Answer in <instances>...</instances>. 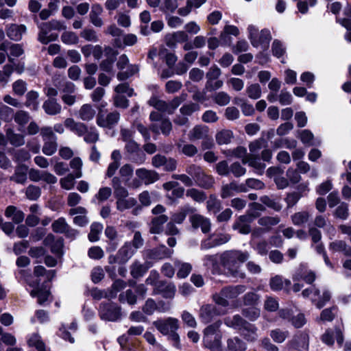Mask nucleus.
<instances>
[{"mask_svg": "<svg viewBox=\"0 0 351 351\" xmlns=\"http://www.w3.org/2000/svg\"><path fill=\"white\" fill-rule=\"evenodd\" d=\"M136 204L137 201L134 197H123L116 201V208L121 212L130 209Z\"/></svg>", "mask_w": 351, "mask_h": 351, "instance_id": "obj_45", "label": "nucleus"}, {"mask_svg": "<svg viewBox=\"0 0 351 351\" xmlns=\"http://www.w3.org/2000/svg\"><path fill=\"white\" fill-rule=\"evenodd\" d=\"M228 351H245L246 350L245 343L239 337H232L227 340Z\"/></svg>", "mask_w": 351, "mask_h": 351, "instance_id": "obj_46", "label": "nucleus"}, {"mask_svg": "<svg viewBox=\"0 0 351 351\" xmlns=\"http://www.w3.org/2000/svg\"><path fill=\"white\" fill-rule=\"evenodd\" d=\"M43 152L47 156H52L55 154L58 149L57 139H48L43 141Z\"/></svg>", "mask_w": 351, "mask_h": 351, "instance_id": "obj_58", "label": "nucleus"}, {"mask_svg": "<svg viewBox=\"0 0 351 351\" xmlns=\"http://www.w3.org/2000/svg\"><path fill=\"white\" fill-rule=\"evenodd\" d=\"M27 343L30 347H34L38 351H46L45 345L38 334L32 335Z\"/></svg>", "mask_w": 351, "mask_h": 351, "instance_id": "obj_56", "label": "nucleus"}, {"mask_svg": "<svg viewBox=\"0 0 351 351\" xmlns=\"http://www.w3.org/2000/svg\"><path fill=\"white\" fill-rule=\"evenodd\" d=\"M117 252L120 264H125L134 256L136 251L130 242H125Z\"/></svg>", "mask_w": 351, "mask_h": 351, "instance_id": "obj_27", "label": "nucleus"}, {"mask_svg": "<svg viewBox=\"0 0 351 351\" xmlns=\"http://www.w3.org/2000/svg\"><path fill=\"white\" fill-rule=\"evenodd\" d=\"M336 313V307L325 308L321 312L320 316L317 318V322H332L334 319Z\"/></svg>", "mask_w": 351, "mask_h": 351, "instance_id": "obj_57", "label": "nucleus"}, {"mask_svg": "<svg viewBox=\"0 0 351 351\" xmlns=\"http://www.w3.org/2000/svg\"><path fill=\"white\" fill-rule=\"evenodd\" d=\"M248 38H250L253 47H261L263 49H267L268 44L271 39L270 31L267 29H263L260 32L257 27L253 25H250L247 27Z\"/></svg>", "mask_w": 351, "mask_h": 351, "instance_id": "obj_6", "label": "nucleus"}, {"mask_svg": "<svg viewBox=\"0 0 351 351\" xmlns=\"http://www.w3.org/2000/svg\"><path fill=\"white\" fill-rule=\"evenodd\" d=\"M45 112L49 115H56L60 113L62 106L58 103L56 99L49 98L43 105Z\"/></svg>", "mask_w": 351, "mask_h": 351, "instance_id": "obj_32", "label": "nucleus"}, {"mask_svg": "<svg viewBox=\"0 0 351 351\" xmlns=\"http://www.w3.org/2000/svg\"><path fill=\"white\" fill-rule=\"evenodd\" d=\"M98 314L101 320L116 322L122 319L121 307L112 302H101L98 308Z\"/></svg>", "mask_w": 351, "mask_h": 351, "instance_id": "obj_5", "label": "nucleus"}, {"mask_svg": "<svg viewBox=\"0 0 351 351\" xmlns=\"http://www.w3.org/2000/svg\"><path fill=\"white\" fill-rule=\"evenodd\" d=\"M112 186L114 190V195L117 200L128 197L129 193L128 189L122 185L120 177L114 176L112 179Z\"/></svg>", "mask_w": 351, "mask_h": 351, "instance_id": "obj_28", "label": "nucleus"}, {"mask_svg": "<svg viewBox=\"0 0 351 351\" xmlns=\"http://www.w3.org/2000/svg\"><path fill=\"white\" fill-rule=\"evenodd\" d=\"M216 141L219 145H226L230 143L233 133L229 130H223L216 134Z\"/></svg>", "mask_w": 351, "mask_h": 351, "instance_id": "obj_55", "label": "nucleus"}, {"mask_svg": "<svg viewBox=\"0 0 351 351\" xmlns=\"http://www.w3.org/2000/svg\"><path fill=\"white\" fill-rule=\"evenodd\" d=\"M64 23L60 21L51 20L49 22L43 23L40 25V32L38 34V40L43 44H47L49 42L54 41L58 38V34L50 33L52 30L65 29Z\"/></svg>", "mask_w": 351, "mask_h": 351, "instance_id": "obj_3", "label": "nucleus"}, {"mask_svg": "<svg viewBox=\"0 0 351 351\" xmlns=\"http://www.w3.org/2000/svg\"><path fill=\"white\" fill-rule=\"evenodd\" d=\"M119 119V112L114 110L106 115L99 112L97 117L96 122L97 125L101 128L112 129L118 123Z\"/></svg>", "mask_w": 351, "mask_h": 351, "instance_id": "obj_11", "label": "nucleus"}, {"mask_svg": "<svg viewBox=\"0 0 351 351\" xmlns=\"http://www.w3.org/2000/svg\"><path fill=\"white\" fill-rule=\"evenodd\" d=\"M149 119L156 122L150 126L153 132L158 134L160 131L162 134L168 136L172 130V123L168 118H163L161 113L153 111L150 113Z\"/></svg>", "mask_w": 351, "mask_h": 351, "instance_id": "obj_8", "label": "nucleus"}, {"mask_svg": "<svg viewBox=\"0 0 351 351\" xmlns=\"http://www.w3.org/2000/svg\"><path fill=\"white\" fill-rule=\"evenodd\" d=\"M224 324L230 328H232L235 330L241 331L248 325L250 323L246 322L239 315H234L232 317H227L224 319Z\"/></svg>", "mask_w": 351, "mask_h": 351, "instance_id": "obj_23", "label": "nucleus"}, {"mask_svg": "<svg viewBox=\"0 0 351 351\" xmlns=\"http://www.w3.org/2000/svg\"><path fill=\"white\" fill-rule=\"evenodd\" d=\"M206 207L209 212H212L214 214H216L220 210L221 208V202L216 197L215 195H210L206 202Z\"/></svg>", "mask_w": 351, "mask_h": 351, "instance_id": "obj_61", "label": "nucleus"}, {"mask_svg": "<svg viewBox=\"0 0 351 351\" xmlns=\"http://www.w3.org/2000/svg\"><path fill=\"white\" fill-rule=\"evenodd\" d=\"M221 321H217L208 326L204 330L203 345L210 351H223L221 339L222 333L220 330Z\"/></svg>", "mask_w": 351, "mask_h": 351, "instance_id": "obj_2", "label": "nucleus"}, {"mask_svg": "<svg viewBox=\"0 0 351 351\" xmlns=\"http://www.w3.org/2000/svg\"><path fill=\"white\" fill-rule=\"evenodd\" d=\"M301 141L308 146L319 145L320 141L314 139L313 133L308 130H303L299 134Z\"/></svg>", "mask_w": 351, "mask_h": 351, "instance_id": "obj_51", "label": "nucleus"}, {"mask_svg": "<svg viewBox=\"0 0 351 351\" xmlns=\"http://www.w3.org/2000/svg\"><path fill=\"white\" fill-rule=\"evenodd\" d=\"M51 228L53 232L62 234L66 232L69 226L64 217H60L53 222Z\"/></svg>", "mask_w": 351, "mask_h": 351, "instance_id": "obj_60", "label": "nucleus"}, {"mask_svg": "<svg viewBox=\"0 0 351 351\" xmlns=\"http://www.w3.org/2000/svg\"><path fill=\"white\" fill-rule=\"evenodd\" d=\"M149 266L147 264H141L138 261H135L131 265V275L135 278H139L147 271Z\"/></svg>", "mask_w": 351, "mask_h": 351, "instance_id": "obj_52", "label": "nucleus"}, {"mask_svg": "<svg viewBox=\"0 0 351 351\" xmlns=\"http://www.w3.org/2000/svg\"><path fill=\"white\" fill-rule=\"evenodd\" d=\"M153 325L163 335H167L171 332L177 331L179 328L178 319L169 317L163 319H158L153 322Z\"/></svg>", "mask_w": 351, "mask_h": 351, "instance_id": "obj_9", "label": "nucleus"}, {"mask_svg": "<svg viewBox=\"0 0 351 351\" xmlns=\"http://www.w3.org/2000/svg\"><path fill=\"white\" fill-rule=\"evenodd\" d=\"M5 215L7 217L11 218L16 223L23 221L25 217L24 213L14 206H8Z\"/></svg>", "mask_w": 351, "mask_h": 351, "instance_id": "obj_40", "label": "nucleus"}, {"mask_svg": "<svg viewBox=\"0 0 351 351\" xmlns=\"http://www.w3.org/2000/svg\"><path fill=\"white\" fill-rule=\"evenodd\" d=\"M256 217H258L257 214L247 213L246 215L240 216L233 224L232 228L241 234H247L251 231L250 223Z\"/></svg>", "mask_w": 351, "mask_h": 351, "instance_id": "obj_10", "label": "nucleus"}, {"mask_svg": "<svg viewBox=\"0 0 351 351\" xmlns=\"http://www.w3.org/2000/svg\"><path fill=\"white\" fill-rule=\"evenodd\" d=\"M87 213V210L82 206L71 208L69 211V215H75L73 218V223L81 227L86 226L89 222L86 216Z\"/></svg>", "mask_w": 351, "mask_h": 351, "instance_id": "obj_15", "label": "nucleus"}, {"mask_svg": "<svg viewBox=\"0 0 351 351\" xmlns=\"http://www.w3.org/2000/svg\"><path fill=\"white\" fill-rule=\"evenodd\" d=\"M245 92L248 97L252 99H257L261 96V88L258 84H251L247 85Z\"/></svg>", "mask_w": 351, "mask_h": 351, "instance_id": "obj_62", "label": "nucleus"}, {"mask_svg": "<svg viewBox=\"0 0 351 351\" xmlns=\"http://www.w3.org/2000/svg\"><path fill=\"white\" fill-rule=\"evenodd\" d=\"M315 274L313 271L308 269L304 265H301L293 275V280L294 282L304 280L308 284H311L315 281Z\"/></svg>", "mask_w": 351, "mask_h": 351, "instance_id": "obj_19", "label": "nucleus"}, {"mask_svg": "<svg viewBox=\"0 0 351 351\" xmlns=\"http://www.w3.org/2000/svg\"><path fill=\"white\" fill-rule=\"evenodd\" d=\"M250 256V253L247 251L230 250L222 252L219 256V260L227 276L243 279L245 275L240 269V267L243 263L249 259Z\"/></svg>", "mask_w": 351, "mask_h": 351, "instance_id": "obj_1", "label": "nucleus"}, {"mask_svg": "<svg viewBox=\"0 0 351 351\" xmlns=\"http://www.w3.org/2000/svg\"><path fill=\"white\" fill-rule=\"evenodd\" d=\"M194 181L199 186L206 189L211 188L215 183L214 178L206 174L204 171Z\"/></svg>", "mask_w": 351, "mask_h": 351, "instance_id": "obj_42", "label": "nucleus"}, {"mask_svg": "<svg viewBox=\"0 0 351 351\" xmlns=\"http://www.w3.org/2000/svg\"><path fill=\"white\" fill-rule=\"evenodd\" d=\"M195 209L189 205H186L182 207L177 213L173 215L171 219L173 222L181 223L185 219L188 214H193L195 213Z\"/></svg>", "mask_w": 351, "mask_h": 351, "instance_id": "obj_35", "label": "nucleus"}, {"mask_svg": "<svg viewBox=\"0 0 351 351\" xmlns=\"http://www.w3.org/2000/svg\"><path fill=\"white\" fill-rule=\"evenodd\" d=\"M64 127L78 136H84L87 132V126L84 123L75 121L73 118L65 119Z\"/></svg>", "mask_w": 351, "mask_h": 351, "instance_id": "obj_20", "label": "nucleus"}, {"mask_svg": "<svg viewBox=\"0 0 351 351\" xmlns=\"http://www.w3.org/2000/svg\"><path fill=\"white\" fill-rule=\"evenodd\" d=\"M27 169L24 165H19L16 167L14 173L10 177V180L19 184H24L27 180Z\"/></svg>", "mask_w": 351, "mask_h": 351, "instance_id": "obj_43", "label": "nucleus"}, {"mask_svg": "<svg viewBox=\"0 0 351 351\" xmlns=\"http://www.w3.org/2000/svg\"><path fill=\"white\" fill-rule=\"evenodd\" d=\"M245 164L254 168L258 174H262L266 167L265 164L262 162L261 159L254 154H250L248 159L244 160V165Z\"/></svg>", "mask_w": 351, "mask_h": 351, "instance_id": "obj_34", "label": "nucleus"}, {"mask_svg": "<svg viewBox=\"0 0 351 351\" xmlns=\"http://www.w3.org/2000/svg\"><path fill=\"white\" fill-rule=\"evenodd\" d=\"M246 290L244 285L228 286L223 288L219 293H215L213 298L215 304L226 307L229 305L228 300L237 298Z\"/></svg>", "mask_w": 351, "mask_h": 351, "instance_id": "obj_4", "label": "nucleus"}, {"mask_svg": "<svg viewBox=\"0 0 351 351\" xmlns=\"http://www.w3.org/2000/svg\"><path fill=\"white\" fill-rule=\"evenodd\" d=\"M289 344L298 351H308L309 337L306 332L296 335Z\"/></svg>", "mask_w": 351, "mask_h": 351, "instance_id": "obj_16", "label": "nucleus"}, {"mask_svg": "<svg viewBox=\"0 0 351 351\" xmlns=\"http://www.w3.org/2000/svg\"><path fill=\"white\" fill-rule=\"evenodd\" d=\"M168 220V217L165 215H160L154 217L150 225V232L152 234H159L162 231L163 224Z\"/></svg>", "mask_w": 351, "mask_h": 351, "instance_id": "obj_36", "label": "nucleus"}, {"mask_svg": "<svg viewBox=\"0 0 351 351\" xmlns=\"http://www.w3.org/2000/svg\"><path fill=\"white\" fill-rule=\"evenodd\" d=\"M28 284L30 287L35 288L31 291L30 295L32 298L37 297L38 302L39 304L42 305L45 303V302L48 300V298L50 295V292L49 290L45 289H38L37 287L39 282L34 283L28 282Z\"/></svg>", "mask_w": 351, "mask_h": 351, "instance_id": "obj_24", "label": "nucleus"}, {"mask_svg": "<svg viewBox=\"0 0 351 351\" xmlns=\"http://www.w3.org/2000/svg\"><path fill=\"white\" fill-rule=\"evenodd\" d=\"M193 228L197 229L200 228L202 232L207 233L210 230L211 223L209 219L203 215L193 213L189 217Z\"/></svg>", "mask_w": 351, "mask_h": 351, "instance_id": "obj_17", "label": "nucleus"}, {"mask_svg": "<svg viewBox=\"0 0 351 351\" xmlns=\"http://www.w3.org/2000/svg\"><path fill=\"white\" fill-rule=\"evenodd\" d=\"M6 138L10 143L15 147H20L25 144L24 136L15 133L12 128L6 130Z\"/></svg>", "mask_w": 351, "mask_h": 351, "instance_id": "obj_39", "label": "nucleus"}, {"mask_svg": "<svg viewBox=\"0 0 351 351\" xmlns=\"http://www.w3.org/2000/svg\"><path fill=\"white\" fill-rule=\"evenodd\" d=\"M311 215L308 211H300L291 215V221L296 226H303L308 223Z\"/></svg>", "mask_w": 351, "mask_h": 351, "instance_id": "obj_38", "label": "nucleus"}, {"mask_svg": "<svg viewBox=\"0 0 351 351\" xmlns=\"http://www.w3.org/2000/svg\"><path fill=\"white\" fill-rule=\"evenodd\" d=\"M219 258L217 254L206 255L202 258L203 265L207 269L210 271L213 274H219L220 269L218 264Z\"/></svg>", "mask_w": 351, "mask_h": 351, "instance_id": "obj_26", "label": "nucleus"}, {"mask_svg": "<svg viewBox=\"0 0 351 351\" xmlns=\"http://www.w3.org/2000/svg\"><path fill=\"white\" fill-rule=\"evenodd\" d=\"M223 313L224 311H221L213 304H205L200 308L199 317L202 322L207 324L211 322L215 317Z\"/></svg>", "mask_w": 351, "mask_h": 351, "instance_id": "obj_14", "label": "nucleus"}, {"mask_svg": "<svg viewBox=\"0 0 351 351\" xmlns=\"http://www.w3.org/2000/svg\"><path fill=\"white\" fill-rule=\"evenodd\" d=\"M280 221L278 217H261L258 223L260 226L265 227L269 230L272 226L277 225Z\"/></svg>", "mask_w": 351, "mask_h": 351, "instance_id": "obj_63", "label": "nucleus"}, {"mask_svg": "<svg viewBox=\"0 0 351 351\" xmlns=\"http://www.w3.org/2000/svg\"><path fill=\"white\" fill-rule=\"evenodd\" d=\"M173 252V250L168 249L165 245H160L149 250L147 256L152 259L160 260L170 257Z\"/></svg>", "mask_w": 351, "mask_h": 351, "instance_id": "obj_30", "label": "nucleus"}, {"mask_svg": "<svg viewBox=\"0 0 351 351\" xmlns=\"http://www.w3.org/2000/svg\"><path fill=\"white\" fill-rule=\"evenodd\" d=\"M39 94L34 90L28 92L26 95L25 106L32 110H36L38 108Z\"/></svg>", "mask_w": 351, "mask_h": 351, "instance_id": "obj_50", "label": "nucleus"}, {"mask_svg": "<svg viewBox=\"0 0 351 351\" xmlns=\"http://www.w3.org/2000/svg\"><path fill=\"white\" fill-rule=\"evenodd\" d=\"M134 172V168L130 164L123 165L119 171L120 177L123 179L125 184L130 188L136 189L141 185V182L138 179H134L129 182Z\"/></svg>", "mask_w": 351, "mask_h": 351, "instance_id": "obj_13", "label": "nucleus"}, {"mask_svg": "<svg viewBox=\"0 0 351 351\" xmlns=\"http://www.w3.org/2000/svg\"><path fill=\"white\" fill-rule=\"evenodd\" d=\"M119 300L121 303L127 302L130 305H133L136 302V296L131 289H128L120 293Z\"/></svg>", "mask_w": 351, "mask_h": 351, "instance_id": "obj_64", "label": "nucleus"}, {"mask_svg": "<svg viewBox=\"0 0 351 351\" xmlns=\"http://www.w3.org/2000/svg\"><path fill=\"white\" fill-rule=\"evenodd\" d=\"M329 249L333 252H341L346 256H351V247L343 241L336 240L331 242Z\"/></svg>", "mask_w": 351, "mask_h": 351, "instance_id": "obj_33", "label": "nucleus"}, {"mask_svg": "<svg viewBox=\"0 0 351 351\" xmlns=\"http://www.w3.org/2000/svg\"><path fill=\"white\" fill-rule=\"evenodd\" d=\"M174 265L177 268V276L179 278H186L192 270V265L189 263H184L179 260H176L174 261Z\"/></svg>", "mask_w": 351, "mask_h": 351, "instance_id": "obj_37", "label": "nucleus"}, {"mask_svg": "<svg viewBox=\"0 0 351 351\" xmlns=\"http://www.w3.org/2000/svg\"><path fill=\"white\" fill-rule=\"evenodd\" d=\"M246 189H239L235 182L225 184L221 188V197L223 199L230 197L234 195V192L245 191Z\"/></svg>", "mask_w": 351, "mask_h": 351, "instance_id": "obj_49", "label": "nucleus"}, {"mask_svg": "<svg viewBox=\"0 0 351 351\" xmlns=\"http://www.w3.org/2000/svg\"><path fill=\"white\" fill-rule=\"evenodd\" d=\"M136 176L141 182H142L145 184H152L159 179V175L156 171L145 168L137 169Z\"/></svg>", "mask_w": 351, "mask_h": 351, "instance_id": "obj_18", "label": "nucleus"}, {"mask_svg": "<svg viewBox=\"0 0 351 351\" xmlns=\"http://www.w3.org/2000/svg\"><path fill=\"white\" fill-rule=\"evenodd\" d=\"M104 227L101 223L94 222L90 226V232L88 234V239L91 242H95L99 240V234Z\"/></svg>", "mask_w": 351, "mask_h": 351, "instance_id": "obj_59", "label": "nucleus"}, {"mask_svg": "<svg viewBox=\"0 0 351 351\" xmlns=\"http://www.w3.org/2000/svg\"><path fill=\"white\" fill-rule=\"evenodd\" d=\"M302 295L304 298H311L312 302L318 308L325 306L331 298V293L328 289H323L321 293L320 291L315 287H311L303 290Z\"/></svg>", "mask_w": 351, "mask_h": 351, "instance_id": "obj_7", "label": "nucleus"}, {"mask_svg": "<svg viewBox=\"0 0 351 351\" xmlns=\"http://www.w3.org/2000/svg\"><path fill=\"white\" fill-rule=\"evenodd\" d=\"M148 104L151 106L155 108L158 111H160L162 112H166L169 114H171V110H169V104H168L167 102L159 99L157 97L153 96L152 97Z\"/></svg>", "mask_w": 351, "mask_h": 351, "instance_id": "obj_41", "label": "nucleus"}, {"mask_svg": "<svg viewBox=\"0 0 351 351\" xmlns=\"http://www.w3.org/2000/svg\"><path fill=\"white\" fill-rule=\"evenodd\" d=\"M95 115V110L90 104H84L79 110V117L85 121L92 120Z\"/></svg>", "mask_w": 351, "mask_h": 351, "instance_id": "obj_48", "label": "nucleus"}, {"mask_svg": "<svg viewBox=\"0 0 351 351\" xmlns=\"http://www.w3.org/2000/svg\"><path fill=\"white\" fill-rule=\"evenodd\" d=\"M257 328L251 324L247 325L244 330H241L244 338L248 341H254L258 338Z\"/></svg>", "mask_w": 351, "mask_h": 351, "instance_id": "obj_54", "label": "nucleus"}, {"mask_svg": "<svg viewBox=\"0 0 351 351\" xmlns=\"http://www.w3.org/2000/svg\"><path fill=\"white\" fill-rule=\"evenodd\" d=\"M158 293L162 294V297L165 298H173L175 295L176 288L173 284L171 283H160L158 288Z\"/></svg>", "mask_w": 351, "mask_h": 351, "instance_id": "obj_44", "label": "nucleus"}, {"mask_svg": "<svg viewBox=\"0 0 351 351\" xmlns=\"http://www.w3.org/2000/svg\"><path fill=\"white\" fill-rule=\"evenodd\" d=\"M230 240V236L228 234H213L202 241L200 247L202 250H208L226 243Z\"/></svg>", "mask_w": 351, "mask_h": 351, "instance_id": "obj_12", "label": "nucleus"}, {"mask_svg": "<svg viewBox=\"0 0 351 351\" xmlns=\"http://www.w3.org/2000/svg\"><path fill=\"white\" fill-rule=\"evenodd\" d=\"M25 32L26 27L23 25L11 24L6 28L8 37L14 41L20 40Z\"/></svg>", "mask_w": 351, "mask_h": 351, "instance_id": "obj_25", "label": "nucleus"}, {"mask_svg": "<svg viewBox=\"0 0 351 351\" xmlns=\"http://www.w3.org/2000/svg\"><path fill=\"white\" fill-rule=\"evenodd\" d=\"M178 0H163L160 10L166 16L173 14L178 8Z\"/></svg>", "mask_w": 351, "mask_h": 351, "instance_id": "obj_47", "label": "nucleus"}, {"mask_svg": "<svg viewBox=\"0 0 351 351\" xmlns=\"http://www.w3.org/2000/svg\"><path fill=\"white\" fill-rule=\"evenodd\" d=\"M105 235L110 240L106 250L108 252H114L119 244L117 241L118 233L116 228L111 226H107L105 230Z\"/></svg>", "mask_w": 351, "mask_h": 351, "instance_id": "obj_29", "label": "nucleus"}, {"mask_svg": "<svg viewBox=\"0 0 351 351\" xmlns=\"http://www.w3.org/2000/svg\"><path fill=\"white\" fill-rule=\"evenodd\" d=\"M208 128L206 125H195L189 133V139L191 141L202 140L207 137Z\"/></svg>", "mask_w": 351, "mask_h": 351, "instance_id": "obj_31", "label": "nucleus"}, {"mask_svg": "<svg viewBox=\"0 0 351 351\" xmlns=\"http://www.w3.org/2000/svg\"><path fill=\"white\" fill-rule=\"evenodd\" d=\"M126 68V71H121L117 73V77L119 80L123 81L138 73L139 71L138 66L136 64H129Z\"/></svg>", "mask_w": 351, "mask_h": 351, "instance_id": "obj_53", "label": "nucleus"}, {"mask_svg": "<svg viewBox=\"0 0 351 351\" xmlns=\"http://www.w3.org/2000/svg\"><path fill=\"white\" fill-rule=\"evenodd\" d=\"M189 36L186 32L178 31L166 36V44L169 47L173 48L177 43L188 41Z\"/></svg>", "mask_w": 351, "mask_h": 351, "instance_id": "obj_22", "label": "nucleus"}, {"mask_svg": "<svg viewBox=\"0 0 351 351\" xmlns=\"http://www.w3.org/2000/svg\"><path fill=\"white\" fill-rule=\"evenodd\" d=\"M103 12L104 9L100 4L96 3L92 5L89 18L90 23L96 27H101L104 24L101 17Z\"/></svg>", "mask_w": 351, "mask_h": 351, "instance_id": "obj_21", "label": "nucleus"}]
</instances>
